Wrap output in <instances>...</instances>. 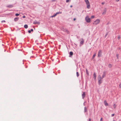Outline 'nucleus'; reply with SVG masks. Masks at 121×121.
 Segmentation results:
<instances>
[{"label":"nucleus","instance_id":"nucleus-45","mask_svg":"<svg viewBox=\"0 0 121 121\" xmlns=\"http://www.w3.org/2000/svg\"><path fill=\"white\" fill-rule=\"evenodd\" d=\"M118 49L119 50H120L121 49V48H119Z\"/></svg>","mask_w":121,"mask_h":121},{"label":"nucleus","instance_id":"nucleus-47","mask_svg":"<svg viewBox=\"0 0 121 121\" xmlns=\"http://www.w3.org/2000/svg\"><path fill=\"white\" fill-rule=\"evenodd\" d=\"M74 44L76 46H77V45L75 43H74Z\"/></svg>","mask_w":121,"mask_h":121},{"label":"nucleus","instance_id":"nucleus-11","mask_svg":"<svg viewBox=\"0 0 121 121\" xmlns=\"http://www.w3.org/2000/svg\"><path fill=\"white\" fill-rule=\"evenodd\" d=\"M33 24H37L39 25L40 24V23L39 22H37L36 20H35L33 22Z\"/></svg>","mask_w":121,"mask_h":121},{"label":"nucleus","instance_id":"nucleus-10","mask_svg":"<svg viewBox=\"0 0 121 121\" xmlns=\"http://www.w3.org/2000/svg\"><path fill=\"white\" fill-rule=\"evenodd\" d=\"M80 44L82 45H83L84 43V40L82 38L81 39L80 42Z\"/></svg>","mask_w":121,"mask_h":121},{"label":"nucleus","instance_id":"nucleus-3","mask_svg":"<svg viewBox=\"0 0 121 121\" xmlns=\"http://www.w3.org/2000/svg\"><path fill=\"white\" fill-rule=\"evenodd\" d=\"M102 51L101 50H99L98 54V57H99L100 56H101L102 55Z\"/></svg>","mask_w":121,"mask_h":121},{"label":"nucleus","instance_id":"nucleus-27","mask_svg":"<svg viewBox=\"0 0 121 121\" xmlns=\"http://www.w3.org/2000/svg\"><path fill=\"white\" fill-rule=\"evenodd\" d=\"M95 17V16L93 15L91 16V18H93Z\"/></svg>","mask_w":121,"mask_h":121},{"label":"nucleus","instance_id":"nucleus-22","mask_svg":"<svg viewBox=\"0 0 121 121\" xmlns=\"http://www.w3.org/2000/svg\"><path fill=\"white\" fill-rule=\"evenodd\" d=\"M79 73L78 72H76V75H77V77H78L79 76Z\"/></svg>","mask_w":121,"mask_h":121},{"label":"nucleus","instance_id":"nucleus-5","mask_svg":"<svg viewBox=\"0 0 121 121\" xmlns=\"http://www.w3.org/2000/svg\"><path fill=\"white\" fill-rule=\"evenodd\" d=\"M62 30L64 32H66L68 34H69V30L63 28L62 29Z\"/></svg>","mask_w":121,"mask_h":121},{"label":"nucleus","instance_id":"nucleus-17","mask_svg":"<svg viewBox=\"0 0 121 121\" xmlns=\"http://www.w3.org/2000/svg\"><path fill=\"white\" fill-rule=\"evenodd\" d=\"M96 53H95L94 55H93L92 58H91V60H92L93 59H94V57H95V56H96Z\"/></svg>","mask_w":121,"mask_h":121},{"label":"nucleus","instance_id":"nucleus-37","mask_svg":"<svg viewBox=\"0 0 121 121\" xmlns=\"http://www.w3.org/2000/svg\"><path fill=\"white\" fill-rule=\"evenodd\" d=\"M120 36H118L117 37V39L118 40H119L120 39Z\"/></svg>","mask_w":121,"mask_h":121},{"label":"nucleus","instance_id":"nucleus-20","mask_svg":"<svg viewBox=\"0 0 121 121\" xmlns=\"http://www.w3.org/2000/svg\"><path fill=\"white\" fill-rule=\"evenodd\" d=\"M24 27L25 28L27 29L28 27V26L27 24H25L24 25Z\"/></svg>","mask_w":121,"mask_h":121},{"label":"nucleus","instance_id":"nucleus-36","mask_svg":"<svg viewBox=\"0 0 121 121\" xmlns=\"http://www.w3.org/2000/svg\"><path fill=\"white\" fill-rule=\"evenodd\" d=\"M70 0H66V3L68 2Z\"/></svg>","mask_w":121,"mask_h":121},{"label":"nucleus","instance_id":"nucleus-51","mask_svg":"<svg viewBox=\"0 0 121 121\" xmlns=\"http://www.w3.org/2000/svg\"><path fill=\"white\" fill-rule=\"evenodd\" d=\"M27 66H26V68H27Z\"/></svg>","mask_w":121,"mask_h":121},{"label":"nucleus","instance_id":"nucleus-19","mask_svg":"<svg viewBox=\"0 0 121 121\" xmlns=\"http://www.w3.org/2000/svg\"><path fill=\"white\" fill-rule=\"evenodd\" d=\"M86 73L87 74V76H89V73L88 72L87 69H86Z\"/></svg>","mask_w":121,"mask_h":121},{"label":"nucleus","instance_id":"nucleus-2","mask_svg":"<svg viewBox=\"0 0 121 121\" xmlns=\"http://www.w3.org/2000/svg\"><path fill=\"white\" fill-rule=\"evenodd\" d=\"M85 20L86 22L88 23L90 22V19L88 16H87L85 17Z\"/></svg>","mask_w":121,"mask_h":121},{"label":"nucleus","instance_id":"nucleus-4","mask_svg":"<svg viewBox=\"0 0 121 121\" xmlns=\"http://www.w3.org/2000/svg\"><path fill=\"white\" fill-rule=\"evenodd\" d=\"M100 22V20H99L97 19L93 23V24H95L96 25H97Z\"/></svg>","mask_w":121,"mask_h":121},{"label":"nucleus","instance_id":"nucleus-38","mask_svg":"<svg viewBox=\"0 0 121 121\" xmlns=\"http://www.w3.org/2000/svg\"><path fill=\"white\" fill-rule=\"evenodd\" d=\"M114 114H112L111 117H112L113 116H114Z\"/></svg>","mask_w":121,"mask_h":121},{"label":"nucleus","instance_id":"nucleus-52","mask_svg":"<svg viewBox=\"0 0 121 121\" xmlns=\"http://www.w3.org/2000/svg\"><path fill=\"white\" fill-rule=\"evenodd\" d=\"M112 121H115V120H113Z\"/></svg>","mask_w":121,"mask_h":121},{"label":"nucleus","instance_id":"nucleus-53","mask_svg":"<svg viewBox=\"0 0 121 121\" xmlns=\"http://www.w3.org/2000/svg\"><path fill=\"white\" fill-rule=\"evenodd\" d=\"M18 50L20 51V50H19V49H18Z\"/></svg>","mask_w":121,"mask_h":121},{"label":"nucleus","instance_id":"nucleus-49","mask_svg":"<svg viewBox=\"0 0 121 121\" xmlns=\"http://www.w3.org/2000/svg\"><path fill=\"white\" fill-rule=\"evenodd\" d=\"M51 17H54V16H53H53H51Z\"/></svg>","mask_w":121,"mask_h":121},{"label":"nucleus","instance_id":"nucleus-25","mask_svg":"<svg viewBox=\"0 0 121 121\" xmlns=\"http://www.w3.org/2000/svg\"><path fill=\"white\" fill-rule=\"evenodd\" d=\"M60 13V14H61L62 13V12H57L56 13V15H57V14H59Z\"/></svg>","mask_w":121,"mask_h":121},{"label":"nucleus","instance_id":"nucleus-15","mask_svg":"<svg viewBox=\"0 0 121 121\" xmlns=\"http://www.w3.org/2000/svg\"><path fill=\"white\" fill-rule=\"evenodd\" d=\"M104 103L106 106H107L108 105V104L106 100H105L104 101Z\"/></svg>","mask_w":121,"mask_h":121},{"label":"nucleus","instance_id":"nucleus-28","mask_svg":"<svg viewBox=\"0 0 121 121\" xmlns=\"http://www.w3.org/2000/svg\"><path fill=\"white\" fill-rule=\"evenodd\" d=\"M19 15V14H18V13H17L16 14H15V16H18Z\"/></svg>","mask_w":121,"mask_h":121},{"label":"nucleus","instance_id":"nucleus-14","mask_svg":"<svg viewBox=\"0 0 121 121\" xmlns=\"http://www.w3.org/2000/svg\"><path fill=\"white\" fill-rule=\"evenodd\" d=\"M7 7L9 8H11L13 7V5L12 4H10L8 5L7 6Z\"/></svg>","mask_w":121,"mask_h":121},{"label":"nucleus","instance_id":"nucleus-1","mask_svg":"<svg viewBox=\"0 0 121 121\" xmlns=\"http://www.w3.org/2000/svg\"><path fill=\"white\" fill-rule=\"evenodd\" d=\"M86 4L87 5V9H89L90 8V3L88 0H84Z\"/></svg>","mask_w":121,"mask_h":121},{"label":"nucleus","instance_id":"nucleus-21","mask_svg":"<svg viewBox=\"0 0 121 121\" xmlns=\"http://www.w3.org/2000/svg\"><path fill=\"white\" fill-rule=\"evenodd\" d=\"M108 66L109 68H111L112 67V65L111 64H109L108 65Z\"/></svg>","mask_w":121,"mask_h":121},{"label":"nucleus","instance_id":"nucleus-7","mask_svg":"<svg viewBox=\"0 0 121 121\" xmlns=\"http://www.w3.org/2000/svg\"><path fill=\"white\" fill-rule=\"evenodd\" d=\"M102 79H99V78H98V83L99 85H100L102 82V81L101 80Z\"/></svg>","mask_w":121,"mask_h":121},{"label":"nucleus","instance_id":"nucleus-12","mask_svg":"<svg viewBox=\"0 0 121 121\" xmlns=\"http://www.w3.org/2000/svg\"><path fill=\"white\" fill-rule=\"evenodd\" d=\"M93 78L94 80L96 79V75L95 72L94 73L93 75Z\"/></svg>","mask_w":121,"mask_h":121},{"label":"nucleus","instance_id":"nucleus-43","mask_svg":"<svg viewBox=\"0 0 121 121\" xmlns=\"http://www.w3.org/2000/svg\"><path fill=\"white\" fill-rule=\"evenodd\" d=\"M76 18H74L73 19V20L74 21H75L76 20Z\"/></svg>","mask_w":121,"mask_h":121},{"label":"nucleus","instance_id":"nucleus-48","mask_svg":"<svg viewBox=\"0 0 121 121\" xmlns=\"http://www.w3.org/2000/svg\"><path fill=\"white\" fill-rule=\"evenodd\" d=\"M72 5H71L70 6V7H72Z\"/></svg>","mask_w":121,"mask_h":121},{"label":"nucleus","instance_id":"nucleus-31","mask_svg":"<svg viewBox=\"0 0 121 121\" xmlns=\"http://www.w3.org/2000/svg\"><path fill=\"white\" fill-rule=\"evenodd\" d=\"M56 13L54 14L53 15V16H54V17H55L56 16Z\"/></svg>","mask_w":121,"mask_h":121},{"label":"nucleus","instance_id":"nucleus-42","mask_svg":"<svg viewBox=\"0 0 121 121\" xmlns=\"http://www.w3.org/2000/svg\"><path fill=\"white\" fill-rule=\"evenodd\" d=\"M91 121V119L90 118L88 120V121Z\"/></svg>","mask_w":121,"mask_h":121},{"label":"nucleus","instance_id":"nucleus-32","mask_svg":"<svg viewBox=\"0 0 121 121\" xmlns=\"http://www.w3.org/2000/svg\"><path fill=\"white\" fill-rule=\"evenodd\" d=\"M119 87L120 88H121V84H120L119 85Z\"/></svg>","mask_w":121,"mask_h":121},{"label":"nucleus","instance_id":"nucleus-16","mask_svg":"<svg viewBox=\"0 0 121 121\" xmlns=\"http://www.w3.org/2000/svg\"><path fill=\"white\" fill-rule=\"evenodd\" d=\"M88 111L87 109L86 108V107H85L84 108V112H87Z\"/></svg>","mask_w":121,"mask_h":121},{"label":"nucleus","instance_id":"nucleus-29","mask_svg":"<svg viewBox=\"0 0 121 121\" xmlns=\"http://www.w3.org/2000/svg\"><path fill=\"white\" fill-rule=\"evenodd\" d=\"M118 56H119V55L118 54H116V57L117 58V59H118Z\"/></svg>","mask_w":121,"mask_h":121},{"label":"nucleus","instance_id":"nucleus-26","mask_svg":"<svg viewBox=\"0 0 121 121\" xmlns=\"http://www.w3.org/2000/svg\"><path fill=\"white\" fill-rule=\"evenodd\" d=\"M108 32H107L106 34V35H104V38H106V36H107V35H108Z\"/></svg>","mask_w":121,"mask_h":121},{"label":"nucleus","instance_id":"nucleus-9","mask_svg":"<svg viewBox=\"0 0 121 121\" xmlns=\"http://www.w3.org/2000/svg\"><path fill=\"white\" fill-rule=\"evenodd\" d=\"M85 92H83V93L82 94V99H84V98L85 97Z\"/></svg>","mask_w":121,"mask_h":121},{"label":"nucleus","instance_id":"nucleus-13","mask_svg":"<svg viewBox=\"0 0 121 121\" xmlns=\"http://www.w3.org/2000/svg\"><path fill=\"white\" fill-rule=\"evenodd\" d=\"M106 12V9L105 8L104 9L103 11V12L102 13V14L103 15L105 14Z\"/></svg>","mask_w":121,"mask_h":121},{"label":"nucleus","instance_id":"nucleus-39","mask_svg":"<svg viewBox=\"0 0 121 121\" xmlns=\"http://www.w3.org/2000/svg\"><path fill=\"white\" fill-rule=\"evenodd\" d=\"M105 2H102V3L101 4L102 5H103L104 4H105Z\"/></svg>","mask_w":121,"mask_h":121},{"label":"nucleus","instance_id":"nucleus-23","mask_svg":"<svg viewBox=\"0 0 121 121\" xmlns=\"http://www.w3.org/2000/svg\"><path fill=\"white\" fill-rule=\"evenodd\" d=\"M101 77L100 75H99L98 76V78H99V79H101Z\"/></svg>","mask_w":121,"mask_h":121},{"label":"nucleus","instance_id":"nucleus-40","mask_svg":"<svg viewBox=\"0 0 121 121\" xmlns=\"http://www.w3.org/2000/svg\"><path fill=\"white\" fill-rule=\"evenodd\" d=\"M30 30L31 32H33V29H31Z\"/></svg>","mask_w":121,"mask_h":121},{"label":"nucleus","instance_id":"nucleus-6","mask_svg":"<svg viewBox=\"0 0 121 121\" xmlns=\"http://www.w3.org/2000/svg\"><path fill=\"white\" fill-rule=\"evenodd\" d=\"M106 75V73L105 71L103 72V74L101 77V79H103L104 77H105Z\"/></svg>","mask_w":121,"mask_h":121},{"label":"nucleus","instance_id":"nucleus-41","mask_svg":"<svg viewBox=\"0 0 121 121\" xmlns=\"http://www.w3.org/2000/svg\"><path fill=\"white\" fill-rule=\"evenodd\" d=\"M26 17V16H23L22 17V18H25Z\"/></svg>","mask_w":121,"mask_h":121},{"label":"nucleus","instance_id":"nucleus-50","mask_svg":"<svg viewBox=\"0 0 121 121\" xmlns=\"http://www.w3.org/2000/svg\"><path fill=\"white\" fill-rule=\"evenodd\" d=\"M81 74V76L82 77V73Z\"/></svg>","mask_w":121,"mask_h":121},{"label":"nucleus","instance_id":"nucleus-54","mask_svg":"<svg viewBox=\"0 0 121 121\" xmlns=\"http://www.w3.org/2000/svg\"><path fill=\"white\" fill-rule=\"evenodd\" d=\"M84 105L85 104H84Z\"/></svg>","mask_w":121,"mask_h":121},{"label":"nucleus","instance_id":"nucleus-24","mask_svg":"<svg viewBox=\"0 0 121 121\" xmlns=\"http://www.w3.org/2000/svg\"><path fill=\"white\" fill-rule=\"evenodd\" d=\"M117 106V105L115 104L113 105V107L114 108H115Z\"/></svg>","mask_w":121,"mask_h":121},{"label":"nucleus","instance_id":"nucleus-8","mask_svg":"<svg viewBox=\"0 0 121 121\" xmlns=\"http://www.w3.org/2000/svg\"><path fill=\"white\" fill-rule=\"evenodd\" d=\"M69 57H71L73 54V52L72 51L70 52H69Z\"/></svg>","mask_w":121,"mask_h":121},{"label":"nucleus","instance_id":"nucleus-30","mask_svg":"<svg viewBox=\"0 0 121 121\" xmlns=\"http://www.w3.org/2000/svg\"><path fill=\"white\" fill-rule=\"evenodd\" d=\"M5 22L6 21L5 20H3L1 21V23H3V22Z\"/></svg>","mask_w":121,"mask_h":121},{"label":"nucleus","instance_id":"nucleus-33","mask_svg":"<svg viewBox=\"0 0 121 121\" xmlns=\"http://www.w3.org/2000/svg\"><path fill=\"white\" fill-rule=\"evenodd\" d=\"M28 32L29 33H30L31 32V31L30 30H28Z\"/></svg>","mask_w":121,"mask_h":121},{"label":"nucleus","instance_id":"nucleus-44","mask_svg":"<svg viewBox=\"0 0 121 121\" xmlns=\"http://www.w3.org/2000/svg\"><path fill=\"white\" fill-rule=\"evenodd\" d=\"M116 1L117 2H118L119 1V0H116Z\"/></svg>","mask_w":121,"mask_h":121},{"label":"nucleus","instance_id":"nucleus-34","mask_svg":"<svg viewBox=\"0 0 121 121\" xmlns=\"http://www.w3.org/2000/svg\"><path fill=\"white\" fill-rule=\"evenodd\" d=\"M100 121H103V118L102 117H101L100 118Z\"/></svg>","mask_w":121,"mask_h":121},{"label":"nucleus","instance_id":"nucleus-35","mask_svg":"<svg viewBox=\"0 0 121 121\" xmlns=\"http://www.w3.org/2000/svg\"><path fill=\"white\" fill-rule=\"evenodd\" d=\"M87 100L88 101V103H89V98L88 97L87 98Z\"/></svg>","mask_w":121,"mask_h":121},{"label":"nucleus","instance_id":"nucleus-18","mask_svg":"<svg viewBox=\"0 0 121 121\" xmlns=\"http://www.w3.org/2000/svg\"><path fill=\"white\" fill-rule=\"evenodd\" d=\"M19 19L18 17H16V18H15L14 19V21L15 22H16Z\"/></svg>","mask_w":121,"mask_h":121},{"label":"nucleus","instance_id":"nucleus-46","mask_svg":"<svg viewBox=\"0 0 121 121\" xmlns=\"http://www.w3.org/2000/svg\"><path fill=\"white\" fill-rule=\"evenodd\" d=\"M55 1V0H52V1Z\"/></svg>","mask_w":121,"mask_h":121}]
</instances>
